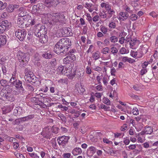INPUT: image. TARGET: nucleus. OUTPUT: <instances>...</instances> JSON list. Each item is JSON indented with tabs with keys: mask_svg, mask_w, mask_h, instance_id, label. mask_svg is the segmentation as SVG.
<instances>
[{
	"mask_svg": "<svg viewBox=\"0 0 158 158\" xmlns=\"http://www.w3.org/2000/svg\"><path fill=\"white\" fill-rule=\"evenodd\" d=\"M71 45V40L68 38H64L60 39L56 44L54 51L57 54H65Z\"/></svg>",
	"mask_w": 158,
	"mask_h": 158,
	"instance_id": "f257e3e1",
	"label": "nucleus"
},
{
	"mask_svg": "<svg viewBox=\"0 0 158 158\" xmlns=\"http://www.w3.org/2000/svg\"><path fill=\"white\" fill-rule=\"evenodd\" d=\"M30 52H28L27 53H24L19 52L18 54V59L20 62L19 66L23 67L24 65L27 63L30 58Z\"/></svg>",
	"mask_w": 158,
	"mask_h": 158,
	"instance_id": "f03ea898",
	"label": "nucleus"
},
{
	"mask_svg": "<svg viewBox=\"0 0 158 158\" xmlns=\"http://www.w3.org/2000/svg\"><path fill=\"white\" fill-rule=\"evenodd\" d=\"M52 16L51 19L53 24L59 22L62 24L64 23L65 16L63 14V12L54 13L52 15Z\"/></svg>",
	"mask_w": 158,
	"mask_h": 158,
	"instance_id": "7ed1b4c3",
	"label": "nucleus"
},
{
	"mask_svg": "<svg viewBox=\"0 0 158 158\" xmlns=\"http://www.w3.org/2000/svg\"><path fill=\"white\" fill-rule=\"evenodd\" d=\"M73 33L71 32V30L70 28H64L60 30V31L56 34L58 37L68 36H72Z\"/></svg>",
	"mask_w": 158,
	"mask_h": 158,
	"instance_id": "20e7f679",
	"label": "nucleus"
},
{
	"mask_svg": "<svg viewBox=\"0 0 158 158\" xmlns=\"http://www.w3.org/2000/svg\"><path fill=\"white\" fill-rule=\"evenodd\" d=\"M15 34L19 40L23 41L26 36L27 32L24 29H18L15 31Z\"/></svg>",
	"mask_w": 158,
	"mask_h": 158,
	"instance_id": "39448f33",
	"label": "nucleus"
},
{
	"mask_svg": "<svg viewBox=\"0 0 158 158\" xmlns=\"http://www.w3.org/2000/svg\"><path fill=\"white\" fill-rule=\"evenodd\" d=\"M60 3L58 0H45V5L48 7H55Z\"/></svg>",
	"mask_w": 158,
	"mask_h": 158,
	"instance_id": "423d86ee",
	"label": "nucleus"
},
{
	"mask_svg": "<svg viewBox=\"0 0 158 158\" xmlns=\"http://www.w3.org/2000/svg\"><path fill=\"white\" fill-rule=\"evenodd\" d=\"M27 75L25 76L24 78L26 81H27L29 83H35L36 81H37V77L34 76L33 73L31 72H29Z\"/></svg>",
	"mask_w": 158,
	"mask_h": 158,
	"instance_id": "0eeeda50",
	"label": "nucleus"
},
{
	"mask_svg": "<svg viewBox=\"0 0 158 158\" xmlns=\"http://www.w3.org/2000/svg\"><path fill=\"white\" fill-rule=\"evenodd\" d=\"M71 70V73L70 74L71 76H74L75 75V73L74 69H71L70 68L68 69L67 70H66V72L64 69V67L63 66H60L58 67L57 68V71L59 73H61L62 74H64L67 73V72H70V71Z\"/></svg>",
	"mask_w": 158,
	"mask_h": 158,
	"instance_id": "6e6552de",
	"label": "nucleus"
},
{
	"mask_svg": "<svg viewBox=\"0 0 158 158\" xmlns=\"http://www.w3.org/2000/svg\"><path fill=\"white\" fill-rule=\"evenodd\" d=\"M76 59V57L74 55L71 54V55H68L63 59V64L64 66L66 67V64H70V62L74 61Z\"/></svg>",
	"mask_w": 158,
	"mask_h": 158,
	"instance_id": "1a4fd4ad",
	"label": "nucleus"
},
{
	"mask_svg": "<svg viewBox=\"0 0 158 158\" xmlns=\"http://www.w3.org/2000/svg\"><path fill=\"white\" fill-rule=\"evenodd\" d=\"M69 139L68 136H63L59 137L57 140L60 145L64 146L66 143H68Z\"/></svg>",
	"mask_w": 158,
	"mask_h": 158,
	"instance_id": "9d476101",
	"label": "nucleus"
},
{
	"mask_svg": "<svg viewBox=\"0 0 158 158\" xmlns=\"http://www.w3.org/2000/svg\"><path fill=\"white\" fill-rule=\"evenodd\" d=\"M51 130H52L49 129L48 127L44 128L41 133V135L44 138L50 139V137L51 135Z\"/></svg>",
	"mask_w": 158,
	"mask_h": 158,
	"instance_id": "9b49d317",
	"label": "nucleus"
},
{
	"mask_svg": "<svg viewBox=\"0 0 158 158\" xmlns=\"http://www.w3.org/2000/svg\"><path fill=\"white\" fill-rule=\"evenodd\" d=\"M40 35V33L36 34V36L39 38V41L42 44H45L47 43L48 40V36L45 34Z\"/></svg>",
	"mask_w": 158,
	"mask_h": 158,
	"instance_id": "f8f14e48",
	"label": "nucleus"
},
{
	"mask_svg": "<svg viewBox=\"0 0 158 158\" xmlns=\"http://www.w3.org/2000/svg\"><path fill=\"white\" fill-rule=\"evenodd\" d=\"M22 82L19 80H18L14 82L13 84L17 88L20 90L22 91H24V89L23 88L22 85Z\"/></svg>",
	"mask_w": 158,
	"mask_h": 158,
	"instance_id": "ddd939ff",
	"label": "nucleus"
},
{
	"mask_svg": "<svg viewBox=\"0 0 158 158\" xmlns=\"http://www.w3.org/2000/svg\"><path fill=\"white\" fill-rule=\"evenodd\" d=\"M5 35H0V47L5 45L6 42L7 37Z\"/></svg>",
	"mask_w": 158,
	"mask_h": 158,
	"instance_id": "4468645a",
	"label": "nucleus"
},
{
	"mask_svg": "<svg viewBox=\"0 0 158 158\" xmlns=\"http://www.w3.org/2000/svg\"><path fill=\"white\" fill-rule=\"evenodd\" d=\"M6 81L5 80H2L0 81V84L1 85L3 86L6 87V89H7V90H6L7 93V94H10L12 91L11 89L9 88V85H6Z\"/></svg>",
	"mask_w": 158,
	"mask_h": 158,
	"instance_id": "2eb2a0df",
	"label": "nucleus"
},
{
	"mask_svg": "<svg viewBox=\"0 0 158 158\" xmlns=\"http://www.w3.org/2000/svg\"><path fill=\"white\" fill-rule=\"evenodd\" d=\"M0 94H3L4 96L3 97L4 98H6L8 101L12 102L14 100V98H13V96L12 94H3V93H1Z\"/></svg>",
	"mask_w": 158,
	"mask_h": 158,
	"instance_id": "dca6fc26",
	"label": "nucleus"
},
{
	"mask_svg": "<svg viewBox=\"0 0 158 158\" xmlns=\"http://www.w3.org/2000/svg\"><path fill=\"white\" fill-rule=\"evenodd\" d=\"M27 23L25 21H24L19 18L17 19V24L21 28H24L26 27Z\"/></svg>",
	"mask_w": 158,
	"mask_h": 158,
	"instance_id": "f3484780",
	"label": "nucleus"
},
{
	"mask_svg": "<svg viewBox=\"0 0 158 158\" xmlns=\"http://www.w3.org/2000/svg\"><path fill=\"white\" fill-rule=\"evenodd\" d=\"M76 89L79 94H82L85 91V89L83 87L81 84L77 83L76 85Z\"/></svg>",
	"mask_w": 158,
	"mask_h": 158,
	"instance_id": "a211bd4d",
	"label": "nucleus"
},
{
	"mask_svg": "<svg viewBox=\"0 0 158 158\" xmlns=\"http://www.w3.org/2000/svg\"><path fill=\"white\" fill-rule=\"evenodd\" d=\"M47 29L45 28V26L43 25L41 26L40 29L37 32L35 33V35H36V34L39 33H40V35H42V34L46 35L47 33Z\"/></svg>",
	"mask_w": 158,
	"mask_h": 158,
	"instance_id": "6ab92c4d",
	"label": "nucleus"
},
{
	"mask_svg": "<svg viewBox=\"0 0 158 158\" xmlns=\"http://www.w3.org/2000/svg\"><path fill=\"white\" fill-rule=\"evenodd\" d=\"M82 150L81 148H75L72 151V153L74 156L77 155L82 153Z\"/></svg>",
	"mask_w": 158,
	"mask_h": 158,
	"instance_id": "aec40b11",
	"label": "nucleus"
},
{
	"mask_svg": "<svg viewBox=\"0 0 158 158\" xmlns=\"http://www.w3.org/2000/svg\"><path fill=\"white\" fill-rule=\"evenodd\" d=\"M34 114H31L27 116L24 117L23 118H20V119L21 121H28L32 119L34 117Z\"/></svg>",
	"mask_w": 158,
	"mask_h": 158,
	"instance_id": "412c9836",
	"label": "nucleus"
},
{
	"mask_svg": "<svg viewBox=\"0 0 158 158\" xmlns=\"http://www.w3.org/2000/svg\"><path fill=\"white\" fill-rule=\"evenodd\" d=\"M96 149L94 147L91 146L88 149V152H90V156L93 155L96 152Z\"/></svg>",
	"mask_w": 158,
	"mask_h": 158,
	"instance_id": "4be33fe9",
	"label": "nucleus"
},
{
	"mask_svg": "<svg viewBox=\"0 0 158 158\" xmlns=\"http://www.w3.org/2000/svg\"><path fill=\"white\" fill-rule=\"evenodd\" d=\"M145 132L147 134H151L153 132V129L151 127L146 126L144 128Z\"/></svg>",
	"mask_w": 158,
	"mask_h": 158,
	"instance_id": "5701e85b",
	"label": "nucleus"
},
{
	"mask_svg": "<svg viewBox=\"0 0 158 158\" xmlns=\"http://www.w3.org/2000/svg\"><path fill=\"white\" fill-rule=\"evenodd\" d=\"M1 23L2 25V26H4L7 29H8L10 25V23L8 22L7 20H5L3 21Z\"/></svg>",
	"mask_w": 158,
	"mask_h": 158,
	"instance_id": "b1692460",
	"label": "nucleus"
},
{
	"mask_svg": "<svg viewBox=\"0 0 158 158\" xmlns=\"http://www.w3.org/2000/svg\"><path fill=\"white\" fill-rule=\"evenodd\" d=\"M43 56L46 59H50L52 57V55L50 52L47 51L43 55Z\"/></svg>",
	"mask_w": 158,
	"mask_h": 158,
	"instance_id": "393cba45",
	"label": "nucleus"
},
{
	"mask_svg": "<svg viewBox=\"0 0 158 158\" xmlns=\"http://www.w3.org/2000/svg\"><path fill=\"white\" fill-rule=\"evenodd\" d=\"M139 43V41L138 40H137L136 39H134L133 40H131L130 41V46L132 47L135 45L138 44Z\"/></svg>",
	"mask_w": 158,
	"mask_h": 158,
	"instance_id": "a878e982",
	"label": "nucleus"
},
{
	"mask_svg": "<svg viewBox=\"0 0 158 158\" xmlns=\"http://www.w3.org/2000/svg\"><path fill=\"white\" fill-rule=\"evenodd\" d=\"M100 54L98 52H97L93 54L92 57H93L95 60H97L99 58Z\"/></svg>",
	"mask_w": 158,
	"mask_h": 158,
	"instance_id": "bb28decb",
	"label": "nucleus"
},
{
	"mask_svg": "<svg viewBox=\"0 0 158 158\" xmlns=\"http://www.w3.org/2000/svg\"><path fill=\"white\" fill-rule=\"evenodd\" d=\"M101 52L103 54H106L107 53H109L110 54H111V52H110V49L108 47H106L103 48Z\"/></svg>",
	"mask_w": 158,
	"mask_h": 158,
	"instance_id": "cd10ccee",
	"label": "nucleus"
},
{
	"mask_svg": "<svg viewBox=\"0 0 158 158\" xmlns=\"http://www.w3.org/2000/svg\"><path fill=\"white\" fill-rule=\"evenodd\" d=\"M18 5H15L12 6H8V10L9 12H12L14 10V8H17L19 7Z\"/></svg>",
	"mask_w": 158,
	"mask_h": 158,
	"instance_id": "c85d7f7f",
	"label": "nucleus"
},
{
	"mask_svg": "<svg viewBox=\"0 0 158 158\" xmlns=\"http://www.w3.org/2000/svg\"><path fill=\"white\" fill-rule=\"evenodd\" d=\"M57 115L63 122H65L66 121V118L63 114L59 113L57 114Z\"/></svg>",
	"mask_w": 158,
	"mask_h": 158,
	"instance_id": "c756f323",
	"label": "nucleus"
},
{
	"mask_svg": "<svg viewBox=\"0 0 158 158\" xmlns=\"http://www.w3.org/2000/svg\"><path fill=\"white\" fill-rule=\"evenodd\" d=\"M110 40L112 43H115L118 42V38L115 36H111Z\"/></svg>",
	"mask_w": 158,
	"mask_h": 158,
	"instance_id": "7c9ffc66",
	"label": "nucleus"
},
{
	"mask_svg": "<svg viewBox=\"0 0 158 158\" xmlns=\"http://www.w3.org/2000/svg\"><path fill=\"white\" fill-rule=\"evenodd\" d=\"M121 15V19L122 20V21L124 20L125 19H126L127 16V14L124 12H122L120 13Z\"/></svg>",
	"mask_w": 158,
	"mask_h": 158,
	"instance_id": "2f4dec72",
	"label": "nucleus"
},
{
	"mask_svg": "<svg viewBox=\"0 0 158 158\" xmlns=\"http://www.w3.org/2000/svg\"><path fill=\"white\" fill-rule=\"evenodd\" d=\"M115 12L113 10H111L107 11V14L108 18H110L112 16V15L114 14Z\"/></svg>",
	"mask_w": 158,
	"mask_h": 158,
	"instance_id": "473e14b6",
	"label": "nucleus"
},
{
	"mask_svg": "<svg viewBox=\"0 0 158 158\" xmlns=\"http://www.w3.org/2000/svg\"><path fill=\"white\" fill-rule=\"evenodd\" d=\"M75 52H76V50L74 49H70L69 48V49L68 50L65 54H66V55H71V54H73L72 53H74Z\"/></svg>",
	"mask_w": 158,
	"mask_h": 158,
	"instance_id": "72a5a7b5",
	"label": "nucleus"
},
{
	"mask_svg": "<svg viewBox=\"0 0 158 158\" xmlns=\"http://www.w3.org/2000/svg\"><path fill=\"white\" fill-rule=\"evenodd\" d=\"M102 102L107 105H110V100L108 98L105 97H104L102 99Z\"/></svg>",
	"mask_w": 158,
	"mask_h": 158,
	"instance_id": "f704fd0d",
	"label": "nucleus"
},
{
	"mask_svg": "<svg viewBox=\"0 0 158 158\" xmlns=\"http://www.w3.org/2000/svg\"><path fill=\"white\" fill-rule=\"evenodd\" d=\"M7 4L6 3H3L2 2L0 1V10H3L6 8Z\"/></svg>",
	"mask_w": 158,
	"mask_h": 158,
	"instance_id": "c9c22d12",
	"label": "nucleus"
},
{
	"mask_svg": "<svg viewBox=\"0 0 158 158\" xmlns=\"http://www.w3.org/2000/svg\"><path fill=\"white\" fill-rule=\"evenodd\" d=\"M100 30L102 31L104 34H106L107 31V29L104 26H101Z\"/></svg>",
	"mask_w": 158,
	"mask_h": 158,
	"instance_id": "e433bc0d",
	"label": "nucleus"
},
{
	"mask_svg": "<svg viewBox=\"0 0 158 158\" xmlns=\"http://www.w3.org/2000/svg\"><path fill=\"white\" fill-rule=\"evenodd\" d=\"M110 51L114 55L117 53L118 52V50L117 48L115 47H112L110 48Z\"/></svg>",
	"mask_w": 158,
	"mask_h": 158,
	"instance_id": "4c0bfd02",
	"label": "nucleus"
},
{
	"mask_svg": "<svg viewBox=\"0 0 158 158\" xmlns=\"http://www.w3.org/2000/svg\"><path fill=\"white\" fill-rule=\"evenodd\" d=\"M27 88L30 91H33L34 90V88L33 86L30 84H27Z\"/></svg>",
	"mask_w": 158,
	"mask_h": 158,
	"instance_id": "58836bf2",
	"label": "nucleus"
},
{
	"mask_svg": "<svg viewBox=\"0 0 158 158\" xmlns=\"http://www.w3.org/2000/svg\"><path fill=\"white\" fill-rule=\"evenodd\" d=\"M2 24L0 23V34L2 33L6 30H7L6 28L4 26H2Z\"/></svg>",
	"mask_w": 158,
	"mask_h": 158,
	"instance_id": "ea45409f",
	"label": "nucleus"
},
{
	"mask_svg": "<svg viewBox=\"0 0 158 158\" xmlns=\"http://www.w3.org/2000/svg\"><path fill=\"white\" fill-rule=\"evenodd\" d=\"M58 107L59 108H60L62 110H65L66 111L68 109V108L67 107H66L65 106H63L62 105H59L58 106Z\"/></svg>",
	"mask_w": 158,
	"mask_h": 158,
	"instance_id": "a19ab883",
	"label": "nucleus"
},
{
	"mask_svg": "<svg viewBox=\"0 0 158 158\" xmlns=\"http://www.w3.org/2000/svg\"><path fill=\"white\" fill-rule=\"evenodd\" d=\"M30 156L32 158H40L39 156L34 153H29Z\"/></svg>",
	"mask_w": 158,
	"mask_h": 158,
	"instance_id": "79ce46f5",
	"label": "nucleus"
},
{
	"mask_svg": "<svg viewBox=\"0 0 158 158\" xmlns=\"http://www.w3.org/2000/svg\"><path fill=\"white\" fill-rule=\"evenodd\" d=\"M46 71L50 74H52L53 73L55 72L56 70H55L54 69L50 68V69H46Z\"/></svg>",
	"mask_w": 158,
	"mask_h": 158,
	"instance_id": "37998d69",
	"label": "nucleus"
},
{
	"mask_svg": "<svg viewBox=\"0 0 158 158\" xmlns=\"http://www.w3.org/2000/svg\"><path fill=\"white\" fill-rule=\"evenodd\" d=\"M34 60L35 61H38L40 60L39 55L38 54L36 53L35 54L34 56Z\"/></svg>",
	"mask_w": 158,
	"mask_h": 158,
	"instance_id": "c03bdc74",
	"label": "nucleus"
},
{
	"mask_svg": "<svg viewBox=\"0 0 158 158\" xmlns=\"http://www.w3.org/2000/svg\"><path fill=\"white\" fill-rule=\"evenodd\" d=\"M138 16L135 14H133L131 15L130 16V19L132 21H134L137 19Z\"/></svg>",
	"mask_w": 158,
	"mask_h": 158,
	"instance_id": "a18cd8bd",
	"label": "nucleus"
},
{
	"mask_svg": "<svg viewBox=\"0 0 158 158\" xmlns=\"http://www.w3.org/2000/svg\"><path fill=\"white\" fill-rule=\"evenodd\" d=\"M132 112L134 115H137L139 114V110L137 108H133L132 110Z\"/></svg>",
	"mask_w": 158,
	"mask_h": 158,
	"instance_id": "49530a36",
	"label": "nucleus"
},
{
	"mask_svg": "<svg viewBox=\"0 0 158 158\" xmlns=\"http://www.w3.org/2000/svg\"><path fill=\"white\" fill-rule=\"evenodd\" d=\"M27 13L25 11L23 10L21 11L19 14V16L22 17L26 16Z\"/></svg>",
	"mask_w": 158,
	"mask_h": 158,
	"instance_id": "de8ad7c7",
	"label": "nucleus"
},
{
	"mask_svg": "<svg viewBox=\"0 0 158 158\" xmlns=\"http://www.w3.org/2000/svg\"><path fill=\"white\" fill-rule=\"evenodd\" d=\"M138 52L137 51H131V55L134 58H135L137 55Z\"/></svg>",
	"mask_w": 158,
	"mask_h": 158,
	"instance_id": "09e8293b",
	"label": "nucleus"
},
{
	"mask_svg": "<svg viewBox=\"0 0 158 158\" xmlns=\"http://www.w3.org/2000/svg\"><path fill=\"white\" fill-rule=\"evenodd\" d=\"M59 129L57 127H53L52 130V131L55 134H57L58 133Z\"/></svg>",
	"mask_w": 158,
	"mask_h": 158,
	"instance_id": "8fccbe9b",
	"label": "nucleus"
},
{
	"mask_svg": "<svg viewBox=\"0 0 158 158\" xmlns=\"http://www.w3.org/2000/svg\"><path fill=\"white\" fill-rule=\"evenodd\" d=\"M109 27L111 28H114L116 27L115 24L114 22H112L109 24Z\"/></svg>",
	"mask_w": 158,
	"mask_h": 158,
	"instance_id": "3c124183",
	"label": "nucleus"
},
{
	"mask_svg": "<svg viewBox=\"0 0 158 158\" xmlns=\"http://www.w3.org/2000/svg\"><path fill=\"white\" fill-rule=\"evenodd\" d=\"M71 156L70 153H65L63 155V156L64 158H69Z\"/></svg>",
	"mask_w": 158,
	"mask_h": 158,
	"instance_id": "603ef678",
	"label": "nucleus"
},
{
	"mask_svg": "<svg viewBox=\"0 0 158 158\" xmlns=\"http://www.w3.org/2000/svg\"><path fill=\"white\" fill-rule=\"evenodd\" d=\"M119 52L122 54H125L126 52V49L125 48L123 47L120 49Z\"/></svg>",
	"mask_w": 158,
	"mask_h": 158,
	"instance_id": "864d4df0",
	"label": "nucleus"
},
{
	"mask_svg": "<svg viewBox=\"0 0 158 158\" xmlns=\"http://www.w3.org/2000/svg\"><path fill=\"white\" fill-rule=\"evenodd\" d=\"M18 80H16L15 77H12L10 80V82L11 83L13 84H14V82Z\"/></svg>",
	"mask_w": 158,
	"mask_h": 158,
	"instance_id": "5fc2aeb1",
	"label": "nucleus"
},
{
	"mask_svg": "<svg viewBox=\"0 0 158 158\" xmlns=\"http://www.w3.org/2000/svg\"><path fill=\"white\" fill-rule=\"evenodd\" d=\"M15 155L18 158H25L20 153H17Z\"/></svg>",
	"mask_w": 158,
	"mask_h": 158,
	"instance_id": "6e6d98bb",
	"label": "nucleus"
},
{
	"mask_svg": "<svg viewBox=\"0 0 158 158\" xmlns=\"http://www.w3.org/2000/svg\"><path fill=\"white\" fill-rule=\"evenodd\" d=\"M100 107L101 108L104 109L105 110H107L110 108L109 107H107L106 106L103 104L100 105Z\"/></svg>",
	"mask_w": 158,
	"mask_h": 158,
	"instance_id": "4d7b16f0",
	"label": "nucleus"
},
{
	"mask_svg": "<svg viewBox=\"0 0 158 158\" xmlns=\"http://www.w3.org/2000/svg\"><path fill=\"white\" fill-rule=\"evenodd\" d=\"M150 15L152 16L153 17H156L157 16V14L155 12L152 11L150 13Z\"/></svg>",
	"mask_w": 158,
	"mask_h": 158,
	"instance_id": "13d9d810",
	"label": "nucleus"
},
{
	"mask_svg": "<svg viewBox=\"0 0 158 158\" xmlns=\"http://www.w3.org/2000/svg\"><path fill=\"white\" fill-rule=\"evenodd\" d=\"M147 72L146 69L145 68L143 69L140 71L141 75H143Z\"/></svg>",
	"mask_w": 158,
	"mask_h": 158,
	"instance_id": "bf43d9fd",
	"label": "nucleus"
},
{
	"mask_svg": "<svg viewBox=\"0 0 158 158\" xmlns=\"http://www.w3.org/2000/svg\"><path fill=\"white\" fill-rule=\"evenodd\" d=\"M99 18L98 15H97L94 16L92 19L93 21L95 22L98 21L99 20Z\"/></svg>",
	"mask_w": 158,
	"mask_h": 158,
	"instance_id": "052dcab7",
	"label": "nucleus"
},
{
	"mask_svg": "<svg viewBox=\"0 0 158 158\" xmlns=\"http://www.w3.org/2000/svg\"><path fill=\"white\" fill-rule=\"evenodd\" d=\"M116 72V70L114 68H113L111 69V74L112 75L114 76V73Z\"/></svg>",
	"mask_w": 158,
	"mask_h": 158,
	"instance_id": "680f3d73",
	"label": "nucleus"
},
{
	"mask_svg": "<svg viewBox=\"0 0 158 158\" xmlns=\"http://www.w3.org/2000/svg\"><path fill=\"white\" fill-rule=\"evenodd\" d=\"M103 81L104 84L106 86L108 83L107 78L105 77H103Z\"/></svg>",
	"mask_w": 158,
	"mask_h": 158,
	"instance_id": "e2e57ef3",
	"label": "nucleus"
},
{
	"mask_svg": "<svg viewBox=\"0 0 158 158\" xmlns=\"http://www.w3.org/2000/svg\"><path fill=\"white\" fill-rule=\"evenodd\" d=\"M124 38L122 37L121 38H120L119 40V42L121 44H123L124 43Z\"/></svg>",
	"mask_w": 158,
	"mask_h": 158,
	"instance_id": "0e129e2a",
	"label": "nucleus"
},
{
	"mask_svg": "<svg viewBox=\"0 0 158 158\" xmlns=\"http://www.w3.org/2000/svg\"><path fill=\"white\" fill-rule=\"evenodd\" d=\"M135 60L134 59H132L131 58H128L127 61L130 63H132L135 62Z\"/></svg>",
	"mask_w": 158,
	"mask_h": 158,
	"instance_id": "69168bd1",
	"label": "nucleus"
},
{
	"mask_svg": "<svg viewBox=\"0 0 158 158\" xmlns=\"http://www.w3.org/2000/svg\"><path fill=\"white\" fill-rule=\"evenodd\" d=\"M13 144V147L15 149H17L19 146V144L17 143L14 142Z\"/></svg>",
	"mask_w": 158,
	"mask_h": 158,
	"instance_id": "338daca9",
	"label": "nucleus"
},
{
	"mask_svg": "<svg viewBox=\"0 0 158 158\" xmlns=\"http://www.w3.org/2000/svg\"><path fill=\"white\" fill-rule=\"evenodd\" d=\"M128 58V57L127 56L123 57H122V61L124 62L127 61Z\"/></svg>",
	"mask_w": 158,
	"mask_h": 158,
	"instance_id": "774afa93",
	"label": "nucleus"
}]
</instances>
